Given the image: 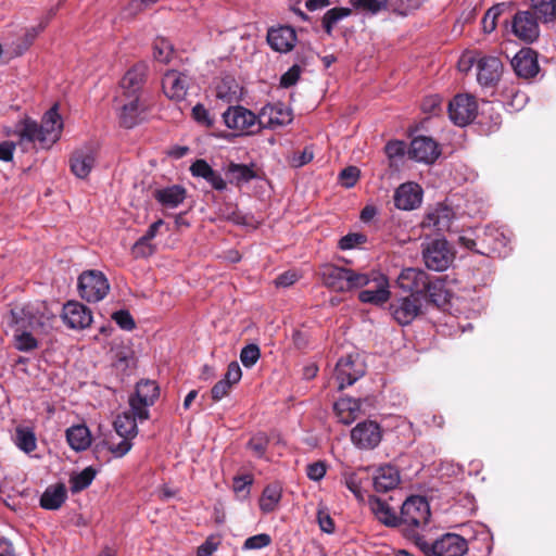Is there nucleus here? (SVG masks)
Masks as SVG:
<instances>
[{
	"mask_svg": "<svg viewBox=\"0 0 556 556\" xmlns=\"http://www.w3.org/2000/svg\"><path fill=\"white\" fill-rule=\"evenodd\" d=\"M56 321V313L45 301L16 304L3 316V326L29 328L36 334H47Z\"/></svg>",
	"mask_w": 556,
	"mask_h": 556,
	"instance_id": "obj_1",
	"label": "nucleus"
},
{
	"mask_svg": "<svg viewBox=\"0 0 556 556\" xmlns=\"http://www.w3.org/2000/svg\"><path fill=\"white\" fill-rule=\"evenodd\" d=\"M63 122L58 106H52L42 117L41 124L25 119L21 127V138L37 143L42 149H49L61 137Z\"/></svg>",
	"mask_w": 556,
	"mask_h": 556,
	"instance_id": "obj_2",
	"label": "nucleus"
},
{
	"mask_svg": "<svg viewBox=\"0 0 556 556\" xmlns=\"http://www.w3.org/2000/svg\"><path fill=\"white\" fill-rule=\"evenodd\" d=\"M323 283L334 291L348 292L367 286L371 277L367 273H358L351 268L325 264L319 270Z\"/></svg>",
	"mask_w": 556,
	"mask_h": 556,
	"instance_id": "obj_3",
	"label": "nucleus"
},
{
	"mask_svg": "<svg viewBox=\"0 0 556 556\" xmlns=\"http://www.w3.org/2000/svg\"><path fill=\"white\" fill-rule=\"evenodd\" d=\"M425 556H463L468 551V542L456 533H445L434 542L418 543Z\"/></svg>",
	"mask_w": 556,
	"mask_h": 556,
	"instance_id": "obj_4",
	"label": "nucleus"
},
{
	"mask_svg": "<svg viewBox=\"0 0 556 556\" xmlns=\"http://www.w3.org/2000/svg\"><path fill=\"white\" fill-rule=\"evenodd\" d=\"M77 289L81 299L89 303H96L106 296L110 283L102 271L91 269L79 275Z\"/></svg>",
	"mask_w": 556,
	"mask_h": 556,
	"instance_id": "obj_5",
	"label": "nucleus"
},
{
	"mask_svg": "<svg viewBox=\"0 0 556 556\" xmlns=\"http://www.w3.org/2000/svg\"><path fill=\"white\" fill-rule=\"evenodd\" d=\"M160 395L159 386L154 380H141L136 386L135 394L129 399L131 413L140 421L149 418V407L154 404Z\"/></svg>",
	"mask_w": 556,
	"mask_h": 556,
	"instance_id": "obj_6",
	"label": "nucleus"
},
{
	"mask_svg": "<svg viewBox=\"0 0 556 556\" xmlns=\"http://www.w3.org/2000/svg\"><path fill=\"white\" fill-rule=\"evenodd\" d=\"M422 257L429 269L443 271L450 267L455 254L446 240L434 239L425 245Z\"/></svg>",
	"mask_w": 556,
	"mask_h": 556,
	"instance_id": "obj_7",
	"label": "nucleus"
},
{
	"mask_svg": "<svg viewBox=\"0 0 556 556\" xmlns=\"http://www.w3.org/2000/svg\"><path fill=\"white\" fill-rule=\"evenodd\" d=\"M396 283L403 291H407L410 295L417 296L429 295L432 298L434 294L431 289L434 288L428 274L419 268H405L397 277Z\"/></svg>",
	"mask_w": 556,
	"mask_h": 556,
	"instance_id": "obj_8",
	"label": "nucleus"
},
{
	"mask_svg": "<svg viewBox=\"0 0 556 556\" xmlns=\"http://www.w3.org/2000/svg\"><path fill=\"white\" fill-rule=\"evenodd\" d=\"M115 105L118 111L121 124L126 128H132L142 121V114L147 104L142 97L119 96L115 97Z\"/></svg>",
	"mask_w": 556,
	"mask_h": 556,
	"instance_id": "obj_9",
	"label": "nucleus"
},
{
	"mask_svg": "<svg viewBox=\"0 0 556 556\" xmlns=\"http://www.w3.org/2000/svg\"><path fill=\"white\" fill-rule=\"evenodd\" d=\"M478 104L470 94H457L448 103L451 121L460 127L467 126L477 117Z\"/></svg>",
	"mask_w": 556,
	"mask_h": 556,
	"instance_id": "obj_10",
	"label": "nucleus"
},
{
	"mask_svg": "<svg viewBox=\"0 0 556 556\" xmlns=\"http://www.w3.org/2000/svg\"><path fill=\"white\" fill-rule=\"evenodd\" d=\"M98 159V148L86 143L76 148L70 157L71 172L79 179H86L93 169Z\"/></svg>",
	"mask_w": 556,
	"mask_h": 556,
	"instance_id": "obj_11",
	"label": "nucleus"
},
{
	"mask_svg": "<svg viewBox=\"0 0 556 556\" xmlns=\"http://www.w3.org/2000/svg\"><path fill=\"white\" fill-rule=\"evenodd\" d=\"M430 518V507L428 502L421 496L408 497L401 507L400 523L420 527L428 523Z\"/></svg>",
	"mask_w": 556,
	"mask_h": 556,
	"instance_id": "obj_12",
	"label": "nucleus"
},
{
	"mask_svg": "<svg viewBox=\"0 0 556 556\" xmlns=\"http://www.w3.org/2000/svg\"><path fill=\"white\" fill-rule=\"evenodd\" d=\"M223 119L230 129L253 134L258 126V116L243 106H230L223 113Z\"/></svg>",
	"mask_w": 556,
	"mask_h": 556,
	"instance_id": "obj_13",
	"label": "nucleus"
},
{
	"mask_svg": "<svg viewBox=\"0 0 556 556\" xmlns=\"http://www.w3.org/2000/svg\"><path fill=\"white\" fill-rule=\"evenodd\" d=\"M365 374L363 362L356 356L348 355L338 361L334 369V378L340 390L352 386Z\"/></svg>",
	"mask_w": 556,
	"mask_h": 556,
	"instance_id": "obj_14",
	"label": "nucleus"
},
{
	"mask_svg": "<svg viewBox=\"0 0 556 556\" xmlns=\"http://www.w3.org/2000/svg\"><path fill=\"white\" fill-rule=\"evenodd\" d=\"M381 438L380 426L372 420L358 422L351 431V441L362 450L375 448L380 443Z\"/></svg>",
	"mask_w": 556,
	"mask_h": 556,
	"instance_id": "obj_15",
	"label": "nucleus"
},
{
	"mask_svg": "<svg viewBox=\"0 0 556 556\" xmlns=\"http://www.w3.org/2000/svg\"><path fill=\"white\" fill-rule=\"evenodd\" d=\"M511 31L518 39L533 42L540 35L539 21L529 10L518 11L511 20Z\"/></svg>",
	"mask_w": 556,
	"mask_h": 556,
	"instance_id": "obj_16",
	"label": "nucleus"
},
{
	"mask_svg": "<svg viewBox=\"0 0 556 556\" xmlns=\"http://www.w3.org/2000/svg\"><path fill=\"white\" fill-rule=\"evenodd\" d=\"M420 309L421 299L416 294L399 298L390 305L393 318L403 326L410 324L419 315Z\"/></svg>",
	"mask_w": 556,
	"mask_h": 556,
	"instance_id": "obj_17",
	"label": "nucleus"
},
{
	"mask_svg": "<svg viewBox=\"0 0 556 556\" xmlns=\"http://www.w3.org/2000/svg\"><path fill=\"white\" fill-rule=\"evenodd\" d=\"M292 121L291 111L283 103H269L262 108L258 114V126L276 128L285 126Z\"/></svg>",
	"mask_w": 556,
	"mask_h": 556,
	"instance_id": "obj_18",
	"label": "nucleus"
},
{
	"mask_svg": "<svg viewBox=\"0 0 556 556\" xmlns=\"http://www.w3.org/2000/svg\"><path fill=\"white\" fill-rule=\"evenodd\" d=\"M62 319L71 329H85L92 321L91 311L77 301H68L62 309Z\"/></svg>",
	"mask_w": 556,
	"mask_h": 556,
	"instance_id": "obj_19",
	"label": "nucleus"
},
{
	"mask_svg": "<svg viewBox=\"0 0 556 556\" xmlns=\"http://www.w3.org/2000/svg\"><path fill=\"white\" fill-rule=\"evenodd\" d=\"M408 155L417 162L430 164L438 159L440 150L438 143L432 138L418 136L412 140Z\"/></svg>",
	"mask_w": 556,
	"mask_h": 556,
	"instance_id": "obj_20",
	"label": "nucleus"
},
{
	"mask_svg": "<svg viewBox=\"0 0 556 556\" xmlns=\"http://www.w3.org/2000/svg\"><path fill=\"white\" fill-rule=\"evenodd\" d=\"M394 205L399 210L410 211L418 207L422 200V189L416 182L402 184L394 192Z\"/></svg>",
	"mask_w": 556,
	"mask_h": 556,
	"instance_id": "obj_21",
	"label": "nucleus"
},
{
	"mask_svg": "<svg viewBox=\"0 0 556 556\" xmlns=\"http://www.w3.org/2000/svg\"><path fill=\"white\" fill-rule=\"evenodd\" d=\"M371 277V281L376 283V289L363 290L358 294V299L363 303H369L374 305H382L390 299L389 281L382 274L371 271L368 273Z\"/></svg>",
	"mask_w": 556,
	"mask_h": 556,
	"instance_id": "obj_22",
	"label": "nucleus"
},
{
	"mask_svg": "<svg viewBox=\"0 0 556 556\" xmlns=\"http://www.w3.org/2000/svg\"><path fill=\"white\" fill-rule=\"evenodd\" d=\"M454 219V212L451 207L439 205L428 211L421 226L439 232L448 231Z\"/></svg>",
	"mask_w": 556,
	"mask_h": 556,
	"instance_id": "obj_23",
	"label": "nucleus"
},
{
	"mask_svg": "<svg viewBox=\"0 0 556 556\" xmlns=\"http://www.w3.org/2000/svg\"><path fill=\"white\" fill-rule=\"evenodd\" d=\"M477 79L482 86H492L498 81L503 64L496 56H482L477 62Z\"/></svg>",
	"mask_w": 556,
	"mask_h": 556,
	"instance_id": "obj_24",
	"label": "nucleus"
},
{
	"mask_svg": "<svg viewBox=\"0 0 556 556\" xmlns=\"http://www.w3.org/2000/svg\"><path fill=\"white\" fill-rule=\"evenodd\" d=\"M144 66L136 65L123 76L119 83V96L142 97V86L144 83Z\"/></svg>",
	"mask_w": 556,
	"mask_h": 556,
	"instance_id": "obj_25",
	"label": "nucleus"
},
{
	"mask_svg": "<svg viewBox=\"0 0 556 556\" xmlns=\"http://www.w3.org/2000/svg\"><path fill=\"white\" fill-rule=\"evenodd\" d=\"M162 87L169 99L181 101L187 94L188 78L177 71H168L163 77Z\"/></svg>",
	"mask_w": 556,
	"mask_h": 556,
	"instance_id": "obj_26",
	"label": "nucleus"
},
{
	"mask_svg": "<svg viewBox=\"0 0 556 556\" xmlns=\"http://www.w3.org/2000/svg\"><path fill=\"white\" fill-rule=\"evenodd\" d=\"M511 66L519 77L531 78L539 72L536 53L527 48L521 49L511 60Z\"/></svg>",
	"mask_w": 556,
	"mask_h": 556,
	"instance_id": "obj_27",
	"label": "nucleus"
},
{
	"mask_svg": "<svg viewBox=\"0 0 556 556\" xmlns=\"http://www.w3.org/2000/svg\"><path fill=\"white\" fill-rule=\"evenodd\" d=\"M295 41V31L290 26H280L268 30L267 42L275 51L288 52L294 47Z\"/></svg>",
	"mask_w": 556,
	"mask_h": 556,
	"instance_id": "obj_28",
	"label": "nucleus"
},
{
	"mask_svg": "<svg viewBox=\"0 0 556 556\" xmlns=\"http://www.w3.org/2000/svg\"><path fill=\"white\" fill-rule=\"evenodd\" d=\"M401 478L396 467L391 465L381 466L376 470L374 488L377 492H388L400 484Z\"/></svg>",
	"mask_w": 556,
	"mask_h": 556,
	"instance_id": "obj_29",
	"label": "nucleus"
},
{
	"mask_svg": "<svg viewBox=\"0 0 556 556\" xmlns=\"http://www.w3.org/2000/svg\"><path fill=\"white\" fill-rule=\"evenodd\" d=\"M187 195V191L179 185H173L154 191L155 200L166 208H176L181 204Z\"/></svg>",
	"mask_w": 556,
	"mask_h": 556,
	"instance_id": "obj_30",
	"label": "nucleus"
},
{
	"mask_svg": "<svg viewBox=\"0 0 556 556\" xmlns=\"http://www.w3.org/2000/svg\"><path fill=\"white\" fill-rule=\"evenodd\" d=\"M362 402L352 397H342L334 403V412L344 425L352 424L359 415Z\"/></svg>",
	"mask_w": 556,
	"mask_h": 556,
	"instance_id": "obj_31",
	"label": "nucleus"
},
{
	"mask_svg": "<svg viewBox=\"0 0 556 556\" xmlns=\"http://www.w3.org/2000/svg\"><path fill=\"white\" fill-rule=\"evenodd\" d=\"M67 497L66 488L62 483L48 486L40 497V506L45 509H59Z\"/></svg>",
	"mask_w": 556,
	"mask_h": 556,
	"instance_id": "obj_32",
	"label": "nucleus"
},
{
	"mask_svg": "<svg viewBox=\"0 0 556 556\" xmlns=\"http://www.w3.org/2000/svg\"><path fill=\"white\" fill-rule=\"evenodd\" d=\"M370 509L377 519L388 527L400 525V516L389 506V504L378 497L369 498Z\"/></svg>",
	"mask_w": 556,
	"mask_h": 556,
	"instance_id": "obj_33",
	"label": "nucleus"
},
{
	"mask_svg": "<svg viewBox=\"0 0 556 556\" xmlns=\"http://www.w3.org/2000/svg\"><path fill=\"white\" fill-rule=\"evenodd\" d=\"M66 440L74 451H85L91 444V433L87 426L75 425L66 430Z\"/></svg>",
	"mask_w": 556,
	"mask_h": 556,
	"instance_id": "obj_34",
	"label": "nucleus"
},
{
	"mask_svg": "<svg viewBox=\"0 0 556 556\" xmlns=\"http://www.w3.org/2000/svg\"><path fill=\"white\" fill-rule=\"evenodd\" d=\"M483 243L485 244L484 250H477L478 253L489 255L497 254L502 255V248L507 244L506 237L495 228H486L484 231Z\"/></svg>",
	"mask_w": 556,
	"mask_h": 556,
	"instance_id": "obj_35",
	"label": "nucleus"
},
{
	"mask_svg": "<svg viewBox=\"0 0 556 556\" xmlns=\"http://www.w3.org/2000/svg\"><path fill=\"white\" fill-rule=\"evenodd\" d=\"M544 24L556 21V0H531V9L529 10Z\"/></svg>",
	"mask_w": 556,
	"mask_h": 556,
	"instance_id": "obj_36",
	"label": "nucleus"
},
{
	"mask_svg": "<svg viewBox=\"0 0 556 556\" xmlns=\"http://www.w3.org/2000/svg\"><path fill=\"white\" fill-rule=\"evenodd\" d=\"M5 328H14V346L21 352H30L38 348V340L29 328L17 326H4Z\"/></svg>",
	"mask_w": 556,
	"mask_h": 556,
	"instance_id": "obj_37",
	"label": "nucleus"
},
{
	"mask_svg": "<svg viewBox=\"0 0 556 556\" xmlns=\"http://www.w3.org/2000/svg\"><path fill=\"white\" fill-rule=\"evenodd\" d=\"M137 420L131 412L121 414L114 420V429L121 438L134 439L138 434Z\"/></svg>",
	"mask_w": 556,
	"mask_h": 556,
	"instance_id": "obj_38",
	"label": "nucleus"
},
{
	"mask_svg": "<svg viewBox=\"0 0 556 556\" xmlns=\"http://www.w3.org/2000/svg\"><path fill=\"white\" fill-rule=\"evenodd\" d=\"M164 224L162 219H159L150 225L146 233L138 239V241L135 243L132 252L136 256H148L152 254L153 249L150 244V241L156 236L160 227Z\"/></svg>",
	"mask_w": 556,
	"mask_h": 556,
	"instance_id": "obj_39",
	"label": "nucleus"
},
{
	"mask_svg": "<svg viewBox=\"0 0 556 556\" xmlns=\"http://www.w3.org/2000/svg\"><path fill=\"white\" fill-rule=\"evenodd\" d=\"M281 486L279 484L267 485L260 498V508L263 513L268 514L276 509L281 498Z\"/></svg>",
	"mask_w": 556,
	"mask_h": 556,
	"instance_id": "obj_40",
	"label": "nucleus"
},
{
	"mask_svg": "<svg viewBox=\"0 0 556 556\" xmlns=\"http://www.w3.org/2000/svg\"><path fill=\"white\" fill-rule=\"evenodd\" d=\"M15 445L23 452L29 454L37 447V439L34 431L27 427H17L14 437Z\"/></svg>",
	"mask_w": 556,
	"mask_h": 556,
	"instance_id": "obj_41",
	"label": "nucleus"
},
{
	"mask_svg": "<svg viewBox=\"0 0 556 556\" xmlns=\"http://www.w3.org/2000/svg\"><path fill=\"white\" fill-rule=\"evenodd\" d=\"M227 175L229 181L236 185L248 182L255 177V174L250 166L235 163H231L228 166Z\"/></svg>",
	"mask_w": 556,
	"mask_h": 556,
	"instance_id": "obj_42",
	"label": "nucleus"
},
{
	"mask_svg": "<svg viewBox=\"0 0 556 556\" xmlns=\"http://www.w3.org/2000/svg\"><path fill=\"white\" fill-rule=\"evenodd\" d=\"M113 365L116 369L125 371L135 364L134 352L127 346H117L112 350Z\"/></svg>",
	"mask_w": 556,
	"mask_h": 556,
	"instance_id": "obj_43",
	"label": "nucleus"
},
{
	"mask_svg": "<svg viewBox=\"0 0 556 556\" xmlns=\"http://www.w3.org/2000/svg\"><path fill=\"white\" fill-rule=\"evenodd\" d=\"M350 3L355 10L369 15L388 9L387 0H350Z\"/></svg>",
	"mask_w": 556,
	"mask_h": 556,
	"instance_id": "obj_44",
	"label": "nucleus"
},
{
	"mask_svg": "<svg viewBox=\"0 0 556 556\" xmlns=\"http://www.w3.org/2000/svg\"><path fill=\"white\" fill-rule=\"evenodd\" d=\"M96 473L92 467H87L79 473L73 476L70 480L72 492L77 493L88 488L93 481Z\"/></svg>",
	"mask_w": 556,
	"mask_h": 556,
	"instance_id": "obj_45",
	"label": "nucleus"
},
{
	"mask_svg": "<svg viewBox=\"0 0 556 556\" xmlns=\"http://www.w3.org/2000/svg\"><path fill=\"white\" fill-rule=\"evenodd\" d=\"M351 14L349 8H333L326 12L323 17V26L328 35L331 34L333 26L341 20Z\"/></svg>",
	"mask_w": 556,
	"mask_h": 556,
	"instance_id": "obj_46",
	"label": "nucleus"
},
{
	"mask_svg": "<svg viewBox=\"0 0 556 556\" xmlns=\"http://www.w3.org/2000/svg\"><path fill=\"white\" fill-rule=\"evenodd\" d=\"M174 53L173 45L165 38H157L153 45L154 59L167 63Z\"/></svg>",
	"mask_w": 556,
	"mask_h": 556,
	"instance_id": "obj_47",
	"label": "nucleus"
},
{
	"mask_svg": "<svg viewBox=\"0 0 556 556\" xmlns=\"http://www.w3.org/2000/svg\"><path fill=\"white\" fill-rule=\"evenodd\" d=\"M505 4L498 3L490 8L482 18V28L484 33H492L496 28V20L504 12Z\"/></svg>",
	"mask_w": 556,
	"mask_h": 556,
	"instance_id": "obj_48",
	"label": "nucleus"
},
{
	"mask_svg": "<svg viewBox=\"0 0 556 556\" xmlns=\"http://www.w3.org/2000/svg\"><path fill=\"white\" fill-rule=\"evenodd\" d=\"M261 357V350L257 344L245 345L240 352V361L245 368L253 367Z\"/></svg>",
	"mask_w": 556,
	"mask_h": 556,
	"instance_id": "obj_49",
	"label": "nucleus"
},
{
	"mask_svg": "<svg viewBox=\"0 0 556 556\" xmlns=\"http://www.w3.org/2000/svg\"><path fill=\"white\" fill-rule=\"evenodd\" d=\"M47 24H48V18L45 22H41L37 28L31 27V28L27 29L25 33L23 42L16 45V47L14 48V54L21 55L22 53H24L29 48V46L33 43L34 39L37 37L39 31H41L46 27Z\"/></svg>",
	"mask_w": 556,
	"mask_h": 556,
	"instance_id": "obj_50",
	"label": "nucleus"
},
{
	"mask_svg": "<svg viewBox=\"0 0 556 556\" xmlns=\"http://www.w3.org/2000/svg\"><path fill=\"white\" fill-rule=\"evenodd\" d=\"M268 445V438L264 433H257L253 435L248 442V447L256 455L257 457L264 456L266 448Z\"/></svg>",
	"mask_w": 556,
	"mask_h": 556,
	"instance_id": "obj_51",
	"label": "nucleus"
},
{
	"mask_svg": "<svg viewBox=\"0 0 556 556\" xmlns=\"http://www.w3.org/2000/svg\"><path fill=\"white\" fill-rule=\"evenodd\" d=\"M367 241V238L363 233L353 232L342 237L339 241V248L341 250L354 249Z\"/></svg>",
	"mask_w": 556,
	"mask_h": 556,
	"instance_id": "obj_52",
	"label": "nucleus"
},
{
	"mask_svg": "<svg viewBox=\"0 0 556 556\" xmlns=\"http://www.w3.org/2000/svg\"><path fill=\"white\" fill-rule=\"evenodd\" d=\"M317 521L321 531L332 533L334 531V522L325 506H319L317 510Z\"/></svg>",
	"mask_w": 556,
	"mask_h": 556,
	"instance_id": "obj_53",
	"label": "nucleus"
},
{
	"mask_svg": "<svg viewBox=\"0 0 556 556\" xmlns=\"http://www.w3.org/2000/svg\"><path fill=\"white\" fill-rule=\"evenodd\" d=\"M132 439L128 438H122L121 442L115 444L110 441H106L105 444L108 446V450L115 456V457H123L125 456L130 448L132 447L131 443Z\"/></svg>",
	"mask_w": 556,
	"mask_h": 556,
	"instance_id": "obj_54",
	"label": "nucleus"
},
{
	"mask_svg": "<svg viewBox=\"0 0 556 556\" xmlns=\"http://www.w3.org/2000/svg\"><path fill=\"white\" fill-rule=\"evenodd\" d=\"M271 539L266 533L256 534L248 538L244 541L243 548L244 549H258L266 547L270 544Z\"/></svg>",
	"mask_w": 556,
	"mask_h": 556,
	"instance_id": "obj_55",
	"label": "nucleus"
},
{
	"mask_svg": "<svg viewBox=\"0 0 556 556\" xmlns=\"http://www.w3.org/2000/svg\"><path fill=\"white\" fill-rule=\"evenodd\" d=\"M359 178V169L356 166H349L345 167L340 173V180L342 186L345 188H352L355 186Z\"/></svg>",
	"mask_w": 556,
	"mask_h": 556,
	"instance_id": "obj_56",
	"label": "nucleus"
},
{
	"mask_svg": "<svg viewBox=\"0 0 556 556\" xmlns=\"http://www.w3.org/2000/svg\"><path fill=\"white\" fill-rule=\"evenodd\" d=\"M113 320L124 330H132L135 328V320L128 311H117L112 315Z\"/></svg>",
	"mask_w": 556,
	"mask_h": 556,
	"instance_id": "obj_57",
	"label": "nucleus"
},
{
	"mask_svg": "<svg viewBox=\"0 0 556 556\" xmlns=\"http://www.w3.org/2000/svg\"><path fill=\"white\" fill-rule=\"evenodd\" d=\"M213 170L214 169L204 160H197L190 166V172H191L192 176L201 177L205 180H206V178H210V176H212Z\"/></svg>",
	"mask_w": 556,
	"mask_h": 556,
	"instance_id": "obj_58",
	"label": "nucleus"
},
{
	"mask_svg": "<svg viewBox=\"0 0 556 556\" xmlns=\"http://www.w3.org/2000/svg\"><path fill=\"white\" fill-rule=\"evenodd\" d=\"M302 68L299 65L291 66L280 78V85L285 88H289L295 85L300 78Z\"/></svg>",
	"mask_w": 556,
	"mask_h": 556,
	"instance_id": "obj_59",
	"label": "nucleus"
},
{
	"mask_svg": "<svg viewBox=\"0 0 556 556\" xmlns=\"http://www.w3.org/2000/svg\"><path fill=\"white\" fill-rule=\"evenodd\" d=\"M313 150L307 147L303 151L294 152L290 159V163L294 167H302L303 165L309 163L313 160Z\"/></svg>",
	"mask_w": 556,
	"mask_h": 556,
	"instance_id": "obj_60",
	"label": "nucleus"
},
{
	"mask_svg": "<svg viewBox=\"0 0 556 556\" xmlns=\"http://www.w3.org/2000/svg\"><path fill=\"white\" fill-rule=\"evenodd\" d=\"M306 475L313 481L321 480L326 475V464L324 462H315L306 467Z\"/></svg>",
	"mask_w": 556,
	"mask_h": 556,
	"instance_id": "obj_61",
	"label": "nucleus"
},
{
	"mask_svg": "<svg viewBox=\"0 0 556 556\" xmlns=\"http://www.w3.org/2000/svg\"><path fill=\"white\" fill-rule=\"evenodd\" d=\"M253 479L251 476H239L233 478V491L237 494H242L243 497H245L249 494V486L252 484Z\"/></svg>",
	"mask_w": 556,
	"mask_h": 556,
	"instance_id": "obj_62",
	"label": "nucleus"
},
{
	"mask_svg": "<svg viewBox=\"0 0 556 556\" xmlns=\"http://www.w3.org/2000/svg\"><path fill=\"white\" fill-rule=\"evenodd\" d=\"M192 116L193 118L205 125V126H212L214 121L210 116V112L205 109L203 104H197L192 109Z\"/></svg>",
	"mask_w": 556,
	"mask_h": 556,
	"instance_id": "obj_63",
	"label": "nucleus"
},
{
	"mask_svg": "<svg viewBox=\"0 0 556 556\" xmlns=\"http://www.w3.org/2000/svg\"><path fill=\"white\" fill-rule=\"evenodd\" d=\"M242 371L237 362H231L228 365L224 380L227 381L231 387L240 381Z\"/></svg>",
	"mask_w": 556,
	"mask_h": 556,
	"instance_id": "obj_64",
	"label": "nucleus"
}]
</instances>
